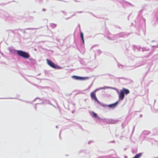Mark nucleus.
<instances>
[{
    "label": "nucleus",
    "instance_id": "nucleus-6",
    "mask_svg": "<svg viewBox=\"0 0 158 158\" xmlns=\"http://www.w3.org/2000/svg\"><path fill=\"white\" fill-rule=\"evenodd\" d=\"M118 101L117 102H116L115 103H114L111 104L110 105H109L108 106L110 108H114V107H116V106L118 104Z\"/></svg>",
    "mask_w": 158,
    "mask_h": 158
},
{
    "label": "nucleus",
    "instance_id": "nucleus-10",
    "mask_svg": "<svg viewBox=\"0 0 158 158\" xmlns=\"http://www.w3.org/2000/svg\"><path fill=\"white\" fill-rule=\"evenodd\" d=\"M93 114L94 117H96L97 116V114L94 112H93Z\"/></svg>",
    "mask_w": 158,
    "mask_h": 158
},
{
    "label": "nucleus",
    "instance_id": "nucleus-7",
    "mask_svg": "<svg viewBox=\"0 0 158 158\" xmlns=\"http://www.w3.org/2000/svg\"><path fill=\"white\" fill-rule=\"evenodd\" d=\"M123 91L124 92V93L126 94H128L130 93L129 90L123 88Z\"/></svg>",
    "mask_w": 158,
    "mask_h": 158
},
{
    "label": "nucleus",
    "instance_id": "nucleus-4",
    "mask_svg": "<svg viewBox=\"0 0 158 158\" xmlns=\"http://www.w3.org/2000/svg\"><path fill=\"white\" fill-rule=\"evenodd\" d=\"M124 93L123 91H121L119 95V99L123 100L124 97Z\"/></svg>",
    "mask_w": 158,
    "mask_h": 158
},
{
    "label": "nucleus",
    "instance_id": "nucleus-9",
    "mask_svg": "<svg viewBox=\"0 0 158 158\" xmlns=\"http://www.w3.org/2000/svg\"><path fill=\"white\" fill-rule=\"evenodd\" d=\"M80 35H81V38L83 42V43H84V39L83 34L82 32H81Z\"/></svg>",
    "mask_w": 158,
    "mask_h": 158
},
{
    "label": "nucleus",
    "instance_id": "nucleus-11",
    "mask_svg": "<svg viewBox=\"0 0 158 158\" xmlns=\"http://www.w3.org/2000/svg\"><path fill=\"white\" fill-rule=\"evenodd\" d=\"M43 10H44V11H45V10L44 9H43Z\"/></svg>",
    "mask_w": 158,
    "mask_h": 158
},
{
    "label": "nucleus",
    "instance_id": "nucleus-3",
    "mask_svg": "<svg viewBox=\"0 0 158 158\" xmlns=\"http://www.w3.org/2000/svg\"><path fill=\"white\" fill-rule=\"evenodd\" d=\"M47 64L51 67L55 68L56 69L57 67H58V66L56 65L52 61L49 60L48 59H46Z\"/></svg>",
    "mask_w": 158,
    "mask_h": 158
},
{
    "label": "nucleus",
    "instance_id": "nucleus-8",
    "mask_svg": "<svg viewBox=\"0 0 158 158\" xmlns=\"http://www.w3.org/2000/svg\"><path fill=\"white\" fill-rule=\"evenodd\" d=\"M142 153H139L136 154L134 157L133 158H139L142 156Z\"/></svg>",
    "mask_w": 158,
    "mask_h": 158
},
{
    "label": "nucleus",
    "instance_id": "nucleus-2",
    "mask_svg": "<svg viewBox=\"0 0 158 158\" xmlns=\"http://www.w3.org/2000/svg\"><path fill=\"white\" fill-rule=\"evenodd\" d=\"M100 89H95L90 94V96L92 99H94L95 101L98 102V101L96 96V92L98 90H100Z\"/></svg>",
    "mask_w": 158,
    "mask_h": 158
},
{
    "label": "nucleus",
    "instance_id": "nucleus-5",
    "mask_svg": "<svg viewBox=\"0 0 158 158\" xmlns=\"http://www.w3.org/2000/svg\"><path fill=\"white\" fill-rule=\"evenodd\" d=\"M73 78L76 79L78 80H84L85 79V78L81 77L79 76H72Z\"/></svg>",
    "mask_w": 158,
    "mask_h": 158
},
{
    "label": "nucleus",
    "instance_id": "nucleus-1",
    "mask_svg": "<svg viewBox=\"0 0 158 158\" xmlns=\"http://www.w3.org/2000/svg\"><path fill=\"white\" fill-rule=\"evenodd\" d=\"M17 52L19 56L24 58H28L30 56L28 53L21 50H18Z\"/></svg>",
    "mask_w": 158,
    "mask_h": 158
}]
</instances>
